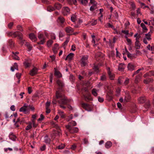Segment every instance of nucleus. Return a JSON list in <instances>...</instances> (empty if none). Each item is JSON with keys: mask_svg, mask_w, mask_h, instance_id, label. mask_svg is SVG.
Masks as SVG:
<instances>
[{"mask_svg": "<svg viewBox=\"0 0 154 154\" xmlns=\"http://www.w3.org/2000/svg\"><path fill=\"white\" fill-rule=\"evenodd\" d=\"M71 101L70 99H68L65 96L63 98L60 99V100H58V102L59 104L66 105Z\"/></svg>", "mask_w": 154, "mask_h": 154, "instance_id": "nucleus-1", "label": "nucleus"}, {"mask_svg": "<svg viewBox=\"0 0 154 154\" xmlns=\"http://www.w3.org/2000/svg\"><path fill=\"white\" fill-rule=\"evenodd\" d=\"M88 55L83 56L81 58V64L82 66H85L88 63Z\"/></svg>", "mask_w": 154, "mask_h": 154, "instance_id": "nucleus-2", "label": "nucleus"}, {"mask_svg": "<svg viewBox=\"0 0 154 154\" xmlns=\"http://www.w3.org/2000/svg\"><path fill=\"white\" fill-rule=\"evenodd\" d=\"M66 127L68 129L69 131L71 133H77L78 131V128L77 127L72 128L70 125H68L66 126Z\"/></svg>", "mask_w": 154, "mask_h": 154, "instance_id": "nucleus-3", "label": "nucleus"}, {"mask_svg": "<svg viewBox=\"0 0 154 154\" xmlns=\"http://www.w3.org/2000/svg\"><path fill=\"white\" fill-rule=\"evenodd\" d=\"M38 38L40 40V42L38 43V44H43L45 42V38L43 34L41 33H38Z\"/></svg>", "mask_w": 154, "mask_h": 154, "instance_id": "nucleus-4", "label": "nucleus"}, {"mask_svg": "<svg viewBox=\"0 0 154 154\" xmlns=\"http://www.w3.org/2000/svg\"><path fill=\"white\" fill-rule=\"evenodd\" d=\"M57 131H54L51 134V136L52 137L54 136L55 137L60 136L61 135V130L59 129H57Z\"/></svg>", "mask_w": 154, "mask_h": 154, "instance_id": "nucleus-5", "label": "nucleus"}, {"mask_svg": "<svg viewBox=\"0 0 154 154\" xmlns=\"http://www.w3.org/2000/svg\"><path fill=\"white\" fill-rule=\"evenodd\" d=\"M62 10L63 13L64 15H67L70 14V10L68 7H64Z\"/></svg>", "mask_w": 154, "mask_h": 154, "instance_id": "nucleus-6", "label": "nucleus"}, {"mask_svg": "<svg viewBox=\"0 0 154 154\" xmlns=\"http://www.w3.org/2000/svg\"><path fill=\"white\" fill-rule=\"evenodd\" d=\"M38 69L36 67H34L29 72V74L32 76H33L36 74L37 73Z\"/></svg>", "mask_w": 154, "mask_h": 154, "instance_id": "nucleus-7", "label": "nucleus"}, {"mask_svg": "<svg viewBox=\"0 0 154 154\" xmlns=\"http://www.w3.org/2000/svg\"><path fill=\"white\" fill-rule=\"evenodd\" d=\"M28 110V106H26L25 104L24 106L21 107L20 109V112H23L26 113Z\"/></svg>", "mask_w": 154, "mask_h": 154, "instance_id": "nucleus-8", "label": "nucleus"}, {"mask_svg": "<svg viewBox=\"0 0 154 154\" xmlns=\"http://www.w3.org/2000/svg\"><path fill=\"white\" fill-rule=\"evenodd\" d=\"M23 64L26 68L28 67L31 65V61L29 60H25L23 63Z\"/></svg>", "mask_w": 154, "mask_h": 154, "instance_id": "nucleus-9", "label": "nucleus"}, {"mask_svg": "<svg viewBox=\"0 0 154 154\" xmlns=\"http://www.w3.org/2000/svg\"><path fill=\"white\" fill-rule=\"evenodd\" d=\"M56 96L57 99H58L60 98V99L63 98L65 96L63 94L60 92L58 91L56 92Z\"/></svg>", "mask_w": 154, "mask_h": 154, "instance_id": "nucleus-10", "label": "nucleus"}, {"mask_svg": "<svg viewBox=\"0 0 154 154\" xmlns=\"http://www.w3.org/2000/svg\"><path fill=\"white\" fill-rule=\"evenodd\" d=\"M84 97L85 100L86 101L92 100L91 95L90 94H88L85 95H84Z\"/></svg>", "mask_w": 154, "mask_h": 154, "instance_id": "nucleus-11", "label": "nucleus"}, {"mask_svg": "<svg viewBox=\"0 0 154 154\" xmlns=\"http://www.w3.org/2000/svg\"><path fill=\"white\" fill-rule=\"evenodd\" d=\"M125 67L124 64L123 63H120L118 66V70L121 71H123Z\"/></svg>", "mask_w": 154, "mask_h": 154, "instance_id": "nucleus-12", "label": "nucleus"}, {"mask_svg": "<svg viewBox=\"0 0 154 154\" xmlns=\"http://www.w3.org/2000/svg\"><path fill=\"white\" fill-rule=\"evenodd\" d=\"M128 70L132 71L134 70L135 66L131 63H129L127 66Z\"/></svg>", "mask_w": 154, "mask_h": 154, "instance_id": "nucleus-13", "label": "nucleus"}, {"mask_svg": "<svg viewBox=\"0 0 154 154\" xmlns=\"http://www.w3.org/2000/svg\"><path fill=\"white\" fill-rule=\"evenodd\" d=\"M74 56V54L72 53H70L66 57V60H68L69 61L72 60L73 57Z\"/></svg>", "mask_w": 154, "mask_h": 154, "instance_id": "nucleus-14", "label": "nucleus"}, {"mask_svg": "<svg viewBox=\"0 0 154 154\" xmlns=\"http://www.w3.org/2000/svg\"><path fill=\"white\" fill-rule=\"evenodd\" d=\"M30 38L33 41H35L37 40V38L35 35L33 33H31L29 35Z\"/></svg>", "mask_w": 154, "mask_h": 154, "instance_id": "nucleus-15", "label": "nucleus"}, {"mask_svg": "<svg viewBox=\"0 0 154 154\" xmlns=\"http://www.w3.org/2000/svg\"><path fill=\"white\" fill-rule=\"evenodd\" d=\"M59 49L58 45L57 44L54 45V47L53 48L52 50L53 52L55 53H57L58 50Z\"/></svg>", "mask_w": 154, "mask_h": 154, "instance_id": "nucleus-16", "label": "nucleus"}, {"mask_svg": "<svg viewBox=\"0 0 154 154\" xmlns=\"http://www.w3.org/2000/svg\"><path fill=\"white\" fill-rule=\"evenodd\" d=\"M141 74H138L136 77L135 79V82L136 83H138L140 81L141 78Z\"/></svg>", "mask_w": 154, "mask_h": 154, "instance_id": "nucleus-17", "label": "nucleus"}, {"mask_svg": "<svg viewBox=\"0 0 154 154\" xmlns=\"http://www.w3.org/2000/svg\"><path fill=\"white\" fill-rule=\"evenodd\" d=\"M67 33H71L73 32V29L70 26L66 27L65 29Z\"/></svg>", "mask_w": 154, "mask_h": 154, "instance_id": "nucleus-18", "label": "nucleus"}, {"mask_svg": "<svg viewBox=\"0 0 154 154\" xmlns=\"http://www.w3.org/2000/svg\"><path fill=\"white\" fill-rule=\"evenodd\" d=\"M112 146V143L110 141H107L105 144V147L106 148L109 149Z\"/></svg>", "mask_w": 154, "mask_h": 154, "instance_id": "nucleus-19", "label": "nucleus"}, {"mask_svg": "<svg viewBox=\"0 0 154 154\" xmlns=\"http://www.w3.org/2000/svg\"><path fill=\"white\" fill-rule=\"evenodd\" d=\"M9 137L10 139L11 140H12L13 141H15L16 139V137L11 132L9 136Z\"/></svg>", "mask_w": 154, "mask_h": 154, "instance_id": "nucleus-20", "label": "nucleus"}, {"mask_svg": "<svg viewBox=\"0 0 154 154\" xmlns=\"http://www.w3.org/2000/svg\"><path fill=\"white\" fill-rule=\"evenodd\" d=\"M54 6L55 8L57 10H60L62 8V6L60 4L57 3L55 4Z\"/></svg>", "mask_w": 154, "mask_h": 154, "instance_id": "nucleus-21", "label": "nucleus"}, {"mask_svg": "<svg viewBox=\"0 0 154 154\" xmlns=\"http://www.w3.org/2000/svg\"><path fill=\"white\" fill-rule=\"evenodd\" d=\"M145 100V98L144 97H142L138 99V101L139 103H143Z\"/></svg>", "mask_w": 154, "mask_h": 154, "instance_id": "nucleus-22", "label": "nucleus"}, {"mask_svg": "<svg viewBox=\"0 0 154 154\" xmlns=\"http://www.w3.org/2000/svg\"><path fill=\"white\" fill-rule=\"evenodd\" d=\"M12 56L13 57V59H15L17 60H19L20 58L17 55L14 54V52H12Z\"/></svg>", "mask_w": 154, "mask_h": 154, "instance_id": "nucleus-23", "label": "nucleus"}, {"mask_svg": "<svg viewBox=\"0 0 154 154\" xmlns=\"http://www.w3.org/2000/svg\"><path fill=\"white\" fill-rule=\"evenodd\" d=\"M44 139L46 143L49 144L50 143L51 140L48 137V136L47 135H46Z\"/></svg>", "mask_w": 154, "mask_h": 154, "instance_id": "nucleus-24", "label": "nucleus"}, {"mask_svg": "<svg viewBox=\"0 0 154 154\" xmlns=\"http://www.w3.org/2000/svg\"><path fill=\"white\" fill-rule=\"evenodd\" d=\"M124 79L123 77H119L118 79V83L120 85H123Z\"/></svg>", "mask_w": 154, "mask_h": 154, "instance_id": "nucleus-25", "label": "nucleus"}, {"mask_svg": "<svg viewBox=\"0 0 154 154\" xmlns=\"http://www.w3.org/2000/svg\"><path fill=\"white\" fill-rule=\"evenodd\" d=\"M93 69L96 73H98L100 71L98 66L94 65L93 68Z\"/></svg>", "mask_w": 154, "mask_h": 154, "instance_id": "nucleus-26", "label": "nucleus"}, {"mask_svg": "<svg viewBox=\"0 0 154 154\" xmlns=\"http://www.w3.org/2000/svg\"><path fill=\"white\" fill-rule=\"evenodd\" d=\"M88 0H78L81 3L84 5H86L88 3Z\"/></svg>", "mask_w": 154, "mask_h": 154, "instance_id": "nucleus-27", "label": "nucleus"}, {"mask_svg": "<svg viewBox=\"0 0 154 154\" xmlns=\"http://www.w3.org/2000/svg\"><path fill=\"white\" fill-rule=\"evenodd\" d=\"M105 26L106 28H111L112 29L115 30V29L114 26L109 23H107L106 24Z\"/></svg>", "mask_w": 154, "mask_h": 154, "instance_id": "nucleus-28", "label": "nucleus"}, {"mask_svg": "<svg viewBox=\"0 0 154 154\" xmlns=\"http://www.w3.org/2000/svg\"><path fill=\"white\" fill-rule=\"evenodd\" d=\"M151 35L150 32H149L148 33L145 34L146 37L145 38L147 39V40L148 41H150L151 39V38L150 37Z\"/></svg>", "mask_w": 154, "mask_h": 154, "instance_id": "nucleus-29", "label": "nucleus"}, {"mask_svg": "<svg viewBox=\"0 0 154 154\" xmlns=\"http://www.w3.org/2000/svg\"><path fill=\"white\" fill-rule=\"evenodd\" d=\"M153 80L150 78H148L144 80L143 82L145 84H148L150 82L152 81Z\"/></svg>", "mask_w": 154, "mask_h": 154, "instance_id": "nucleus-30", "label": "nucleus"}, {"mask_svg": "<svg viewBox=\"0 0 154 154\" xmlns=\"http://www.w3.org/2000/svg\"><path fill=\"white\" fill-rule=\"evenodd\" d=\"M58 113L61 116V117L62 118H64L65 117V115L64 113V112L63 111H61L60 110H58Z\"/></svg>", "mask_w": 154, "mask_h": 154, "instance_id": "nucleus-31", "label": "nucleus"}, {"mask_svg": "<svg viewBox=\"0 0 154 154\" xmlns=\"http://www.w3.org/2000/svg\"><path fill=\"white\" fill-rule=\"evenodd\" d=\"M67 2L69 4H73L75 5L76 3V0H67Z\"/></svg>", "mask_w": 154, "mask_h": 154, "instance_id": "nucleus-32", "label": "nucleus"}, {"mask_svg": "<svg viewBox=\"0 0 154 154\" xmlns=\"http://www.w3.org/2000/svg\"><path fill=\"white\" fill-rule=\"evenodd\" d=\"M47 9L48 11L51 12L54 10L55 8L51 6H49L48 7Z\"/></svg>", "mask_w": 154, "mask_h": 154, "instance_id": "nucleus-33", "label": "nucleus"}, {"mask_svg": "<svg viewBox=\"0 0 154 154\" xmlns=\"http://www.w3.org/2000/svg\"><path fill=\"white\" fill-rule=\"evenodd\" d=\"M55 74L57 77L60 78L62 76V75L60 72L55 70Z\"/></svg>", "mask_w": 154, "mask_h": 154, "instance_id": "nucleus-34", "label": "nucleus"}, {"mask_svg": "<svg viewBox=\"0 0 154 154\" xmlns=\"http://www.w3.org/2000/svg\"><path fill=\"white\" fill-rule=\"evenodd\" d=\"M51 124L54 127H55L57 129L60 128V127L57 124H56L53 121L51 122Z\"/></svg>", "mask_w": 154, "mask_h": 154, "instance_id": "nucleus-35", "label": "nucleus"}, {"mask_svg": "<svg viewBox=\"0 0 154 154\" xmlns=\"http://www.w3.org/2000/svg\"><path fill=\"white\" fill-rule=\"evenodd\" d=\"M92 94L94 96H97V94L96 90L95 88H93L91 91Z\"/></svg>", "mask_w": 154, "mask_h": 154, "instance_id": "nucleus-36", "label": "nucleus"}, {"mask_svg": "<svg viewBox=\"0 0 154 154\" xmlns=\"http://www.w3.org/2000/svg\"><path fill=\"white\" fill-rule=\"evenodd\" d=\"M108 75L110 78V79L111 80H113L114 79V77L115 75H114L113 74L111 73L110 72H108Z\"/></svg>", "mask_w": 154, "mask_h": 154, "instance_id": "nucleus-37", "label": "nucleus"}, {"mask_svg": "<svg viewBox=\"0 0 154 154\" xmlns=\"http://www.w3.org/2000/svg\"><path fill=\"white\" fill-rule=\"evenodd\" d=\"M135 47L137 49H139L140 48V44L139 43V42H135Z\"/></svg>", "mask_w": 154, "mask_h": 154, "instance_id": "nucleus-38", "label": "nucleus"}, {"mask_svg": "<svg viewBox=\"0 0 154 154\" xmlns=\"http://www.w3.org/2000/svg\"><path fill=\"white\" fill-rule=\"evenodd\" d=\"M58 19L59 22L61 23H63L65 21L64 18L61 17H59L58 18Z\"/></svg>", "mask_w": 154, "mask_h": 154, "instance_id": "nucleus-39", "label": "nucleus"}, {"mask_svg": "<svg viewBox=\"0 0 154 154\" xmlns=\"http://www.w3.org/2000/svg\"><path fill=\"white\" fill-rule=\"evenodd\" d=\"M57 84L60 87H63L64 85L62 82L60 80H58L57 81Z\"/></svg>", "mask_w": 154, "mask_h": 154, "instance_id": "nucleus-40", "label": "nucleus"}, {"mask_svg": "<svg viewBox=\"0 0 154 154\" xmlns=\"http://www.w3.org/2000/svg\"><path fill=\"white\" fill-rule=\"evenodd\" d=\"M130 97L129 96V95L127 94L126 95V96H125L124 98V101L126 102H127L128 101V100L130 99Z\"/></svg>", "mask_w": 154, "mask_h": 154, "instance_id": "nucleus-41", "label": "nucleus"}, {"mask_svg": "<svg viewBox=\"0 0 154 154\" xmlns=\"http://www.w3.org/2000/svg\"><path fill=\"white\" fill-rule=\"evenodd\" d=\"M103 54L101 52H98L95 55V57L96 58L97 57H103Z\"/></svg>", "mask_w": 154, "mask_h": 154, "instance_id": "nucleus-42", "label": "nucleus"}, {"mask_svg": "<svg viewBox=\"0 0 154 154\" xmlns=\"http://www.w3.org/2000/svg\"><path fill=\"white\" fill-rule=\"evenodd\" d=\"M65 147L64 144H61V145H59L57 147V148L59 149H63Z\"/></svg>", "mask_w": 154, "mask_h": 154, "instance_id": "nucleus-43", "label": "nucleus"}, {"mask_svg": "<svg viewBox=\"0 0 154 154\" xmlns=\"http://www.w3.org/2000/svg\"><path fill=\"white\" fill-rule=\"evenodd\" d=\"M32 128V124L31 123H29V125H28L25 128V129L26 130H28Z\"/></svg>", "mask_w": 154, "mask_h": 154, "instance_id": "nucleus-44", "label": "nucleus"}, {"mask_svg": "<svg viewBox=\"0 0 154 154\" xmlns=\"http://www.w3.org/2000/svg\"><path fill=\"white\" fill-rule=\"evenodd\" d=\"M140 26L142 27V29L143 30H147V29L146 28V26L143 23H141V24H140Z\"/></svg>", "mask_w": 154, "mask_h": 154, "instance_id": "nucleus-45", "label": "nucleus"}, {"mask_svg": "<svg viewBox=\"0 0 154 154\" xmlns=\"http://www.w3.org/2000/svg\"><path fill=\"white\" fill-rule=\"evenodd\" d=\"M76 16L75 15H72L71 17V20L73 22H75L76 20Z\"/></svg>", "mask_w": 154, "mask_h": 154, "instance_id": "nucleus-46", "label": "nucleus"}, {"mask_svg": "<svg viewBox=\"0 0 154 154\" xmlns=\"http://www.w3.org/2000/svg\"><path fill=\"white\" fill-rule=\"evenodd\" d=\"M53 43V41L52 40H50L48 41L47 42V46L48 47H50V46H51L52 44Z\"/></svg>", "mask_w": 154, "mask_h": 154, "instance_id": "nucleus-47", "label": "nucleus"}, {"mask_svg": "<svg viewBox=\"0 0 154 154\" xmlns=\"http://www.w3.org/2000/svg\"><path fill=\"white\" fill-rule=\"evenodd\" d=\"M82 106L85 109H86L88 107V104L84 103H82L81 104Z\"/></svg>", "mask_w": 154, "mask_h": 154, "instance_id": "nucleus-48", "label": "nucleus"}, {"mask_svg": "<svg viewBox=\"0 0 154 154\" xmlns=\"http://www.w3.org/2000/svg\"><path fill=\"white\" fill-rule=\"evenodd\" d=\"M129 79L127 78L125 79L124 83H123V85H126L129 83Z\"/></svg>", "mask_w": 154, "mask_h": 154, "instance_id": "nucleus-49", "label": "nucleus"}, {"mask_svg": "<svg viewBox=\"0 0 154 154\" xmlns=\"http://www.w3.org/2000/svg\"><path fill=\"white\" fill-rule=\"evenodd\" d=\"M125 51L127 54V55L128 57H132L131 54H130L127 50L126 48H125Z\"/></svg>", "mask_w": 154, "mask_h": 154, "instance_id": "nucleus-50", "label": "nucleus"}, {"mask_svg": "<svg viewBox=\"0 0 154 154\" xmlns=\"http://www.w3.org/2000/svg\"><path fill=\"white\" fill-rule=\"evenodd\" d=\"M100 80L102 81H105L106 79V77L104 75H103L101 77Z\"/></svg>", "mask_w": 154, "mask_h": 154, "instance_id": "nucleus-51", "label": "nucleus"}, {"mask_svg": "<svg viewBox=\"0 0 154 154\" xmlns=\"http://www.w3.org/2000/svg\"><path fill=\"white\" fill-rule=\"evenodd\" d=\"M13 24H14L13 22H11L9 23L8 24V27L9 29H11V28L13 26Z\"/></svg>", "mask_w": 154, "mask_h": 154, "instance_id": "nucleus-52", "label": "nucleus"}, {"mask_svg": "<svg viewBox=\"0 0 154 154\" xmlns=\"http://www.w3.org/2000/svg\"><path fill=\"white\" fill-rule=\"evenodd\" d=\"M50 105V102L48 101H47L45 104L46 108H49Z\"/></svg>", "mask_w": 154, "mask_h": 154, "instance_id": "nucleus-53", "label": "nucleus"}, {"mask_svg": "<svg viewBox=\"0 0 154 154\" xmlns=\"http://www.w3.org/2000/svg\"><path fill=\"white\" fill-rule=\"evenodd\" d=\"M44 117L43 115L42 114H41L40 115V118L38 119V121H41L44 119Z\"/></svg>", "mask_w": 154, "mask_h": 154, "instance_id": "nucleus-54", "label": "nucleus"}, {"mask_svg": "<svg viewBox=\"0 0 154 154\" xmlns=\"http://www.w3.org/2000/svg\"><path fill=\"white\" fill-rule=\"evenodd\" d=\"M90 3L95 6L97 4V2L94 0H90Z\"/></svg>", "mask_w": 154, "mask_h": 154, "instance_id": "nucleus-55", "label": "nucleus"}, {"mask_svg": "<svg viewBox=\"0 0 154 154\" xmlns=\"http://www.w3.org/2000/svg\"><path fill=\"white\" fill-rule=\"evenodd\" d=\"M141 37V35H138V36L136 38V42H139V40L140 38Z\"/></svg>", "mask_w": 154, "mask_h": 154, "instance_id": "nucleus-56", "label": "nucleus"}, {"mask_svg": "<svg viewBox=\"0 0 154 154\" xmlns=\"http://www.w3.org/2000/svg\"><path fill=\"white\" fill-rule=\"evenodd\" d=\"M149 76H154V71H150L149 72Z\"/></svg>", "mask_w": 154, "mask_h": 154, "instance_id": "nucleus-57", "label": "nucleus"}, {"mask_svg": "<svg viewBox=\"0 0 154 154\" xmlns=\"http://www.w3.org/2000/svg\"><path fill=\"white\" fill-rule=\"evenodd\" d=\"M103 15L102 14H101V15L100 17L99 18V20L101 22V23H102L103 22Z\"/></svg>", "mask_w": 154, "mask_h": 154, "instance_id": "nucleus-58", "label": "nucleus"}, {"mask_svg": "<svg viewBox=\"0 0 154 154\" xmlns=\"http://www.w3.org/2000/svg\"><path fill=\"white\" fill-rule=\"evenodd\" d=\"M69 79L72 81H73L75 79V77L72 75H70L69 77Z\"/></svg>", "mask_w": 154, "mask_h": 154, "instance_id": "nucleus-59", "label": "nucleus"}, {"mask_svg": "<svg viewBox=\"0 0 154 154\" xmlns=\"http://www.w3.org/2000/svg\"><path fill=\"white\" fill-rule=\"evenodd\" d=\"M131 7L134 10L135 9L136 6L135 4L134 3L131 2Z\"/></svg>", "mask_w": 154, "mask_h": 154, "instance_id": "nucleus-60", "label": "nucleus"}, {"mask_svg": "<svg viewBox=\"0 0 154 154\" xmlns=\"http://www.w3.org/2000/svg\"><path fill=\"white\" fill-rule=\"evenodd\" d=\"M17 28L18 30L21 31H23V29L22 28V26L20 25L17 26Z\"/></svg>", "mask_w": 154, "mask_h": 154, "instance_id": "nucleus-61", "label": "nucleus"}, {"mask_svg": "<svg viewBox=\"0 0 154 154\" xmlns=\"http://www.w3.org/2000/svg\"><path fill=\"white\" fill-rule=\"evenodd\" d=\"M125 38H126V40L127 42L130 44H131L132 43L131 40L130 39L128 38L127 36H125Z\"/></svg>", "mask_w": 154, "mask_h": 154, "instance_id": "nucleus-62", "label": "nucleus"}, {"mask_svg": "<svg viewBox=\"0 0 154 154\" xmlns=\"http://www.w3.org/2000/svg\"><path fill=\"white\" fill-rule=\"evenodd\" d=\"M150 106V103L149 102H147L145 104V107L146 108H149Z\"/></svg>", "mask_w": 154, "mask_h": 154, "instance_id": "nucleus-63", "label": "nucleus"}, {"mask_svg": "<svg viewBox=\"0 0 154 154\" xmlns=\"http://www.w3.org/2000/svg\"><path fill=\"white\" fill-rule=\"evenodd\" d=\"M98 100L99 102H102L103 101L104 99L103 97H98Z\"/></svg>", "mask_w": 154, "mask_h": 154, "instance_id": "nucleus-64", "label": "nucleus"}]
</instances>
